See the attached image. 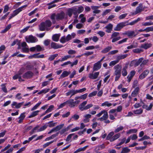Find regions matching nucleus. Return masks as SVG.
<instances>
[{"mask_svg":"<svg viewBox=\"0 0 153 153\" xmlns=\"http://www.w3.org/2000/svg\"><path fill=\"white\" fill-rule=\"evenodd\" d=\"M65 14L63 11L61 12L60 13H57L56 15L55 13H53L51 15L50 18L52 20V23L54 24L56 22V20L59 21L62 20L65 17Z\"/></svg>","mask_w":153,"mask_h":153,"instance_id":"nucleus-1","label":"nucleus"},{"mask_svg":"<svg viewBox=\"0 0 153 153\" xmlns=\"http://www.w3.org/2000/svg\"><path fill=\"white\" fill-rule=\"evenodd\" d=\"M115 69L114 74L116 76L115 80L117 81L118 80L121 76V67L119 65H117L114 67Z\"/></svg>","mask_w":153,"mask_h":153,"instance_id":"nucleus-2","label":"nucleus"},{"mask_svg":"<svg viewBox=\"0 0 153 153\" xmlns=\"http://www.w3.org/2000/svg\"><path fill=\"white\" fill-rule=\"evenodd\" d=\"M143 60V58H140L138 59H135L131 61L130 64V66L131 67L134 66L135 67L138 66L142 62Z\"/></svg>","mask_w":153,"mask_h":153,"instance_id":"nucleus-3","label":"nucleus"},{"mask_svg":"<svg viewBox=\"0 0 153 153\" xmlns=\"http://www.w3.org/2000/svg\"><path fill=\"white\" fill-rule=\"evenodd\" d=\"M26 42L28 43H34L38 41V39L32 35L27 36L25 37Z\"/></svg>","mask_w":153,"mask_h":153,"instance_id":"nucleus-4","label":"nucleus"},{"mask_svg":"<svg viewBox=\"0 0 153 153\" xmlns=\"http://www.w3.org/2000/svg\"><path fill=\"white\" fill-rule=\"evenodd\" d=\"M128 22H120L117 24L116 27L114 28V30L115 31H120L124 27L126 26V23Z\"/></svg>","mask_w":153,"mask_h":153,"instance_id":"nucleus-5","label":"nucleus"},{"mask_svg":"<svg viewBox=\"0 0 153 153\" xmlns=\"http://www.w3.org/2000/svg\"><path fill=\"white\" fill-rule=\"evenodd\" d=\"M80 102L79 100H77L74 102L73 99H71L66 101L67 104H69V106L70 107H73L75 106L76 104H78Z\"/></svg>","mask_w":153,"mask_h":153,"instance_id":"nucleus-6","label":"nucleus"},{"mask_svg":"<svg viewBox=\"0 0 153 153\" xmlns=\"http://www.w3.org/2000/svg\"><path fill=\"white\" fill-rule=\"evenodd\" d=\"M123 34L127 35L129 38H132L136 36L138 34V33L137 32V33H135L134 31L129 30Z\"/></svg>","mask_w":153,"mask_h":153,"instance_id":"nucleus-7","label":"nucleus"},{"mask_svg":"<svg viewBox=\"0 0 153 153\" xmlns=\"http://www.w3.org/2000/svg\"><path fill=\"white\" fill-rule=\"evenodd\" d=\"M77 8H69L67 10V14L70 17H71L72 14L74 15L77 14Z\"/></svg>","mask_w":153,"mask_h":153,"instance_id":"nucleus-8","label":"nucleus"},{"mask_svg":"<svg viewBox=\"0 0 153 153\" xmlns=\"http://www.w3.org/2000/svg\"><path fill=\"white\" fill-rule=\"evenodd\" d=\"M144 10L142 4L140 3L139 4L136 9L135 11L133 13V14L136 15L138 13H140Z\"/></svg>","mask_w":153,"mask_h":153,"instance_id":"nucleus-9","label":"nucleus"},{"mask_svg":"<svg viewBox=\"0 0 153 153\" xmlns=\"http://www.w3.org/2000/svg\"><path fill=\"white\" fill-rule=\"evenodd\" d=\"M27 7V5H25L21 7H20L18 8L16 10H14L13 13L12 14L14 15V16H15L16 15H17L20 12L22 11L24 8H25Z\"/></svg>","mask_w":153,"mask_h":153,"instance_id":"nucleus-10","label":"nucleus"},{"mask_svg":"<svg viewBox=\"0 0 153 153\" xmlns=\"http://www.w3.org/2000/svg\"><path fill=\"white\" fill-rule=\"evenodd\" d=\"M48 126V125L46 124L44 125L43 126H42L39 129H38L39 128V126H37L35 127L33 129V131H36L37 130V132H40L42 131H44L45 130V129H46L47 127Z\"/></svg>","mask_w":153,"mask_h":153,"instance_id":"nucleus-11","label":"nucleus"},{"mask_svg":"<svg viewBox=\"0 0 153 153\" xmlns=\"http://www.w3.org/2000/svg\"><path fill=\"white\" fill-rule=\"evenodd\" d=\"M33 74L31 71H28L24 74L22 76L24 78L29 79L31 78L33 76Z\"/></svg>","mask_w":153,"mask_h":153,"instance_id":"nucleus-12","label":"nucleus"},{"mask_svg":"<svg viewBox=\"0 0 153 153\" xmlns=\"http://www.w3.org/2000/svg\"><path fill=\"white\" fill-rule=\"evenodd\" d=\"M21 46L23 47L22 50L23 52H27L29 51L28 47L25 42L22 43Z\"/></svg>","mask_w":153,"mask_h":153,"instance_id":"nucleus-13","label":"nucleus"},{"mask_svg":"<svg viewBox=\"0 0 153 153\" xmlns=\"http://www.w3.org/2000/svg\"><path fill=\"white\" fill-rule=\"evenodd\" d=\"M24 70V68H21L19 71H18V74L15 75L13 76V79L15 80L17 79H19L20 76L23 73Z\"/></svg>","mask_w":153,"mask_h":153,"instance_id":"nucleus-14","label":"nucleus"},{"mask_svg":"<svg viewBox=\"0 0 153 153\" xmlns=\"http://www.w3.org/2000/svg\"><path fill=\"white\" fill-rule=\"evenodd\" d=\"M102 117L99 119V120L100 121H103L106 120L108 117V115L107 111L104 110L103 113Z\"/></svg>","mask_w":153,"mask_h":153,"instance_id":"nucleus-15","label":"nucleus"},{"mask_svg":"<svg viewBox=\"0 0 153 153\" xmlns=\"http://www.w3.org/2000/svg\"><path fill=\"white\" fill-rule=\"evenodd\" d=\"M113 27V25L109 23L107 25L105 28L106 29L105 32L107 33H110L112 30Z\"/></svg>","mask_w":153,"mask_h":153,"instance_id":"nucleus-16","label":"nucleus"},{"mask_svg":"<svg viewBox=\"0 0 153 153\" xmlns=\"http://www.w3.org/2000/svg\"><path fill=\"white\" fill-rule=\"evenodd\" d=\"M101 66V63L98 61L94 64L93 70L94 71H97L100 68Z\"/></svg>","mask_w":153,"mask_h":153,"instance_id":"nucleus-17","label":"nucleus"},{"mask_svg":"<svg viewBox=\"0 0 153 153\" xmlns=\"http://www.w3.org/2000/svg\"><path fill=\"white\" fill-rule=\"evenodd\" d=\"M24 102H21L19 103H17L16 102H12L11 105L12 107L13 106H15V108H20L22 104H23Z\"/></svg>","mask_w":153,"mask_h":153,"instance_id":"nucleus-18","label":"nucleus"},{"mask_svg":"<svg viewBox=\"0 0 153 153\" xmlns=\"http://www.w3.org/2000/svg\"><path fill=\"white\" fill-rule=\"evenodd\" d=\"M39 28L40 30L41 31L48 30V28L46 27L44 22H42L39 25Z\"/></svg>","mask_w":153,"mask_h":153,"instance_id":"nucleus-19","label":"nucleus"},{"mask_svg":"<svg viewBox=\"0 0 153 153\" xmlns=\"http://www.w3.org/2000/svg\"><path fill=\"white\" fill-rule=\"evenodd\" d=\"M51 47L53 49H57L63 47V46L62 45H59L56 43L52 42L51 43Z\"/></svg>","mask_w":153,"mask_h":153,"instance_id":"nucleus-20","label":"nucleus"},{"mask_svg":"<svg viewBox=\"0 0 153 153\" xmlns=\"http://www.w3.org/2000/svg\"><path fill=\"white\" fill-rule=\"evenodd\" d=\"M91 115L90 114H88L85 115L84 116V119L83 120L84 123H86L89 121L90 118L91 117Z\"/></svg>","mask_w":153,"mask_h":153,"instance_id":"nucleus-21","label":"nucleus"},{"mask_svg":"<svg viewBox=\"0 0 153 153\" xmlns=\"http://www.w3.org/2000/svg\"><path fill=\"white\" fill-rule=\"evenodd\" d=\"M99 74V72H96L94 74H89V77L91 79H96Z\"/></svg>","mask_w":153,"mask_h":153,"instance_id":"nucleus-22","label":"nucleus"},{"mask_svg":"<svg viewBox=\"0 0 153 153\" xmlns=\"http://www.w3.org/2000/svg\"><path fill=\"white\" fill-rule=\"evenodd\" d=\"M77 93L76 90H71L69 91L66 94L67 96L71 95V97Z\"/></svg>","mask_w":153,"mask_h":153,"instance_id":"nucleus-23","label":"nucleus"},{"mask_svg":"<svg viewBox=\"0 0 153 153\" xmlns=\"http://www.w3.org/2000/svg\"><path fill=\"white\" fill-rule=\"evenodd\" d=\"M25 112H23L20 114L19 117L18 118L19 119V120L18 121V122L19 123H21L25 119Z\"/></svg>","mask_w":153,"mask_h":153,"instance_id":"nucleus-24","label":"nucleus"},{"mask_svg":"<svg viewBox=\"0 0 153 153\" xmlns=\"http://www.w3.org/2000/svg\"><path fill=\"white\" fill-rule=\"evenodd\" d=\"M140 89L139 87L136 88L134 91L132 92L131 96L133 97H135L136 96L139 91Z\"/></svg>","mask_w":153,"mask_h":153,"instance_id":"nucleus-25","label":"nucleus"},{"mask_svg":"<svg viewBox=\"0 0 153 153\" xmlns=\"http://www.w3.org/2000/svg\"><path fill=\"white\" fill-rule=\"evenodd\" d=\"M87 103V101H85L82 102L79 106V108L82 111H83L84 110H85V105Z\"/></svg>","mask_w":153,"mask_h":153,"instance_id":"nucleus-26","label":"nucleus"},{"mask_svg":"<svg viewBox=\"0 0 153 153\" xmlns=\"http://www.w3.org/2000/svg\"><path fill=\"white\" fill-rule=\"evenodd\" d=\"M152 44L151 43H146L142 45H141L140 48H144L145 49H147L148 48H150L152 46Z\"/></svg>","mask_w":153,"mask_h":153,"instance_id":"nucleus-27","label":"nucleus"},{"mask_svg":"<svg viewBox=\"0 0 153 153\" xmlns=\"http://www.w3.org/2000/svg\"><path fill=\"white\" fill-rule=\"evenodd\" d=\"M60 36V34H56L53 35L52 37V39L53 41L55 42H58Z\"/></svg>","mask_w":153,"mask_h":153,"instance_id":"nucleus-28","label":"nucleus"},{"mask_svg":"<svg viewBox=\"0 0 153 153\" xmlns=\"http://www.w3.org/2000/svg\"><path fill=\"white\" fill-rule=\"evenodd\" d=\"M92 9L94 10L93 13H98L100 12V10H98V9L99 8V7L96 6H91Z\"/></svg>","mask_w":153,"mask_h":153,"instance_id":"nucleus-29","label":"nucleus"},{"mask_svg":"<svg viewBox=\"0 0 153 153\" xmlns=\"http://www.w3.org/2000/svg\"><path fill=\"white\" fill-rule=\"evenodd\" d=\"M76 35L74 33H72L71 35L68 34L66 37V41H67L70 40L72 38H74Z\"/></svg>","mask_w":153,"mask_h":153,"instance_id":"nucleus-30","label":"nucleus"},{"mask_svg":"<svg viewBox=\"0 0 153 153\" xmlns=\"http://www.w3.org/2000/svg\"><path fill=\"white\" fill-rule=\"evenodd\" d=\"M137 43L133 42L132 44L128 46L127 48L128 49H131L137 47Z\"/></svg>","mask_w":153,"mask_h":153,"instance_id":"nucleus-31","label":"nucleus"},{"mask_svg":"<svg viewBox=\"0 0 153 153\" xmlns=\"http://www.w3.org/2000/svg\"><path fill=\"white\" fill-rule=\"evenodd\" d=\"M71 73L70 71H64L61 75L60 78H62L67 76Z\"/></svg>","mask_w":153,"mask_h":153,"instance_id":"nucleus-32","label":"nucleus"},{"mask_svg":"<svg viewBox=\"0 0 153 153\" xmlns=\"http://www.w3.org/2000/svg\"><path fill=\"white\" fill-rule=\"evenodd\" d=\"M39 112V111L37 110L32 112L31 114L28 116V118H31L34 117L38 114V113Z\"/></svg>","mask_w":153,"mask_h":153,"instance_id":"nucleus-33","label":"nucleus"},{"mask_svg":"<svg viewBox=\"0 0 153 153\" xmlns=\"http://www.w3.org/2000/svg\"><path fill=\"white\" fill-rule=\"evenodd\" d=\"M88 146H86L82 148H79L76 151L74 152V153H77L79 152L84 151L86 150Z\"/></svg>","mask_w":153,"mask_h":153,"instance_id":"nucleus-34","label":"nucleus"},{"mask_svg":"<svg viewBox=\"0 0 153 153\" xmlns=\"http://www.w3.org/2000/svg\"><path fill=\"white\" fill-rule=\"evenodd\" d=\"M152 106L153 104L152 103H151L150 104L149 106L146 105H144L143 106V108L146 109L147 110H149L152 108Z\"/></svg>","mask_w":153,"mask_h":153,"instance_id":"nucleus-35","label":"nucleus"},{"mask_svg":"<svg viewBox=\"0 0 153 153\" xmlns=\"http://www.w3.org/2000/svg\"><path fill=\"white\" fill-rule=\"evenodd\" d=\"M133 111L134 114L139 115L140 114L142 113L143 112V110L141 108H140L139 109L134 110Z\"/></svg>","mask_w":153,"mask_h":153,"instance_id":"nucleus-36","label":"nucleus"},{"mask_svg":"<svg viewBox=\"0 0 153 153\" xmlns=\"http://www.w3.org/2000/svg\"><path fill=\"white\" fill-rule=\"evenodd\" d=\"M140 20V18H138L136 20H134L128 24H126V25H132L136 24L137 22L139 21Z\"/></svg>","mask_w":153,"mask_h":153,"instance_id":"nucleus-37","label":"nucleus"},{"mask_svg":"<svg viewBox=\"0 0 153 153\" xmlns=\"http://www.w3.org/2000/svg\"><path fill=\"white\" fill-rule=\"evenodd\" d=\"M120 136V134L119 133H118L114 136L112 137V138L111 139V142H113L114 140H117L118 138Z\"/></svg>","mask_w":153,"mask_h":153,"instance_id":"nucleus-38","label":"nucleus"},{"mask_svg":"<svg viewBox=\"0 0 153 153\" xmlns=\"http://www.w3.org/2000/svg\"><path fill=\"white\" fill-rule=\"evenodd\" d=\"M114 133L113 132H110L108 135L106 137V139L108 140H110L111 142V139L114 135Z\"/></svg>","mask_w":153,"mask_h":153,"instance_id":"nucleus-39","label":"nucleus"},{"mask_svg":"<svg viewBox=\"0 0 153 153\" xmlns=\"http://www.w3.org/2000/svg\"><path fill=\"white\" fill-rule=\"evenodd\" d=\"M112 105V103H109L108 101L105 102L101 104V106H107L108 107H110Z\"/></svg>","mask_w":153,"mask_h":153,"instance_id":"nucleus-40","label":"nucleus"},{"mask_svg":"<svg viewBox=\"0 0 153 153\" xmlns=\"http://www.w3.org/2000/svg\"><path fill=\"white\" fill-rule=\"evenodd\" d=\"M79 18L81 19L80 22L82 23H83L85 22L86 18L84 17V15L83 14H80Z\"/></svg>","mask_w":153,"mask_h":153,"instance_id":"nucleus-41","label":"nucleus"},{"mask_svg":"<svg viewBox=\"0 0 153 153\" xmlns=\"http://www.w3.org/2000/svg\"><path fill=\"white\" fill-rule=\"evenodd\" d=\"M11 27V25L9 24L3 30H2L1 31V33H4L7 32L9 30Z\"/></svg>","mask_w":153,"mask_h":153,"instance_id":"nucleus-42","label":"nucleus"},{"mask_svg":"<svg viewBox=\"0 0 153 153\" xmlns=\"http://www.w3.org/2000/svg\"><path fill=\"white\" fill-rule=\"evenodd\" d=\"M39 53H35L34 54V58H42L44 57V55L43 54L39 55Z\"/></svg>","mask_w":153,"mask_h":153,"instance_id":"nucleus-43","label":"nucleus"},{"mask_svg":"<svg viewBox=\"0 0 153 153\" xmlns=\"http://www.w3.org/2000/svg\"><path fill=\"white\" fill-rule=\"evenodd\" d=\"M64 126V124H60L58 126H57L56 127L54 128L56 131H59Z\"/></svg>","mask_w":153,"mask_h":153,"instance_id":"nucleus-44","label":"nucleus"},{"mask_svg":"<svg viewBox=\"0 0 153 153\" xmlns=\"http://www.w3.org/2000/svg\"><path fill=\"white\" fill-rule=\"evenodd\" d=\"M46 124L48 125V126L49 127H52L57 124V123H53L52 121H50Z\"/></svg>","mask_w":153,"mask_h":153,"instance_id":"nucleus-45","label":"nucleus"},{"mask_svg":"<svg viewBox=\"0 0 153 153\" xmlns=\"http://www.w3.org/2000/svg\"><path fill=\"white\" fill-rule=\"evenodd\" d=\"M111 49V46H108L102 51V52L103 53H106L108 52Z\"/></svg>","mask_w":153,"mask_h":153,"instance_id":"nucleus-46","label":"nucleus"},{"mask_svg":"<svg viewBox=\"0 0 153 153\" xmlns=\"http://www.w3.org/2000/svg\"><path fill=\"white\" fill-rule=\"evenodd\" d=\"M44 23H45V25L47 28L50 27L52 25L51 22L50 20H47Z\"/></svg>","mask_w":153,"mask_h":153,"instance_id":"nucleus-47","label":"nucleus"},{"mask_svg":"<svg viewBox=\"0 0 153 153\" xmlns=\"http://www.w3.org/2000/svg\"><path fill=\"white\" fill-rule=\"evenodd\" d=\"M130 149L127 147H125L123 149L120 153H128L129 152Z\"/></svg>","mask_w":153,"mask_h":153,"instance_id":"nucleus-48","label":"nucleus"},{"mask_svg":"<svg viewBox=\"0 0 153 153\" xmlns=\"http://www.w3.org/2000/svg\"><path fill=\"white\" fill-rule=\"evenodd\" d=\"M152 25H153V22H147L142 23V25L144 26H148Z\"/></svg>","mask_w":153,"mask_h":153,"instance_id":"nucleus-49","label":"nucleus"},{"mask_svg":"<svg viewBox=\"0 0 153 153\" xmlns=\"http://www.w3.org/2000/svg\"><path fill=\"white\" fill-rule=\"evenodd\" d=\"M71 58V56L70 55H67L64 56L63 57H62L61 60V62H63L67 60L69 58Z\"/></svg>","mask_w":153,"mask_h":153,"instance_id":"nucleus-50","label":"nucleus"},{"mask_svg":"<svg viewBox=\"0 0 153 153\" xmlns=\"http://www.w3.org/2000/svg\"><path fill=\"white\" fill-rule=\"evenodd\" d=\"M79 116L77 114H75L74 115L72 116L71 118V120L73 119L74 120H76L79 119Z\"/></svg>","mask_w":153,"mask_h":153,"instance_id":"nucleus-51","label":"nucleus"},{"mask_svg":"<svg viewBox=\"0 0 153 153\" xmlns=\"http://www.w3.org/2000/svg\"><path fill=\"white\" fill-rule=\"evenodd\" d=\"M30 26H28L26 27H25L24 28V29L20 31V33H24L26 32L29 29V28H30Z\"/></svg>","mask_w":153,"mask_h":153,"instance_id":"nucleus-52","label":"nucleus"},{"mask_svg":"<svg viewBox=\"0 0 153 153\" xmlns=\"http://www.w3.org/2000/svg\"><path fill=\"white\" fill-rule=\"evenodd\" d=\"M84 10V8L82 6H80L77 9V13H79L82 12Z\"/></svg>","mask_w":153,"mask_h":153,"instance_id":"nucleus-53","label":"nucleus"},{"mask_svg":"<svg viewBox=\"0 0 153 153\" xmlns=\"http://www.w3.org/2000/svg\"><path fill=\"white\" fill-rule=\"evenodd\" d=\"M137 131V130L136 129H134L129 130L127 132V133L128 134H130L132 133H135Z\"/></svg>","mask_w":153,"mask_h":153,"instance_id":"nucleus-54","label":"nucleus"},{"mask_svg":"<svg viewBox=\"0 0 153 153\" xmlns=\"http://www.w3.org/2000/svg\"><path fill=\"white\" fill-rule=\"evenodd\" d=\"M133 52L134 53H139L143 51V50L140 48H135L133 50Z\"/></svg>","mask_w":153,"mask_h":153,"instance_id":"nucleus-55","label":"nucleus"},{"mask_svg":"<svg viewBox=\"0 0 153 153\" xmlns=\"http://www.w3.org/2000/svg\"><path fill=\"white\" fill-rule=\"evenodd\" d=\"M122 74L123 76H125L127 74V72L126 70V68H123L122 71Z\"/></svg>","mask_w":153,"mask_h":153,"instance_id":"nucleus-56","label":"nucleus"},{"mask_svg":"<svg viewBox=\"0 0 153 153\" xmlns=\"http://www.w3.org/2000/svg\"><path fill=\"white\" fill-rule=\"evenodd\" d=\"M123 129V127L122 126H120L117 127L114 130V132L116 133H117Z\"/></svg>","mask_w":153,"mask_h":153,"instance_id":"nucleus-57","label":"nucleus"},{"mask_svg":"<svg viewBox=\"0 0 153 153\" xmlns=\"http://www.w3.org/2000/svg\"><path fill=\"white\" fill-rule=\"evenodd\" d=\"M119 62L118 60H114L111 61L109 64L110 66H113L115 65L116 64L118 63Z\"/></svg>","mask_w":153,"mask_h":153,"instance_id":"nucleus-58","label":"nucleus"},{"mask_svg":"<svg viewBox=\"0 0 153 153\" xmlns=\"http://www.w3.org/2000/svg\"><path fill=\"white\" fill-rule=\"evenodd\" d=\"M41 102H40L36 104L31 109V111H33L36 109L41 104Z\"/></svg>","mask_w":153,"mask_h":153,"instance_id":"nucleus-59","label":"nucleus"},{"mask_svg":"<svg viewBox=\"0 0 153 153\" xmlns=\"http://www.w3.org/2000/svg\"><path fill=\"white\" fill-rule=\"evenodd\" d=\"M146 32H149L150 31H153V26L151 27H146L145 29Z\"/></svg>","mask_w":153,"mask_h":153,"instance_id":"nucleus-60","label":"nucleus"},{"mask_svg":"<svg viewBox=\"0 0 153 153\" xmlns=\"http://www.w3.org/2000/svg\"><path fill=\"white\" fill-rule=\"evenodd\" d=\"M58 55L57 54H55L51 55L48 58V60L52 61L53 60L55 57H57Z\"/></svg>","mask_w":153,"mask_h":153,"instance_id":"nucleus-61","label":"nucleus"},{"mask_svg":"<svg viewBox=\"0 0 153 153\" xmlns=\"http://www.w3.org/2000/svg\"><path fill=\"white\" fill-rule=\"evenodd\" d=\"M148 60H143L141 62V63L140 65V66L141 67L145 65H146L148 63Z\"/></svg>","mask_w":153,"mask_h":153,"instance_id":"nucleus-62","label":"nucleus"},{"mask_svg":"<svg viewBox=\"0 0 153 153\" xmlns=\"http://www.w3.org/2000/svg\"><path fill=\"white\" fill-rule=\"evenodd\" d=\"M53 3H50L47 4L48 6V9H50L56 6V5L55 4H53Z\"/></svg>","mask_w":153,"mask_h":153,"instance_id":"nucleus-63","label":"nucleus"},{"mask_svg":"<svg viewBox=\"0 0 153 153\" xmlns=\"http://www.w3.org/2000/svg\"><path fill=\"white\" fill-rule=\"evenodd\" d=\"M119 35V33L117 32H114L111 35V38H114L117 37Z\"/></svg>","mask_w":153,"mask_h":153,"instance_id":"nucleus-64","label":"nucleus"}]
</instances>
